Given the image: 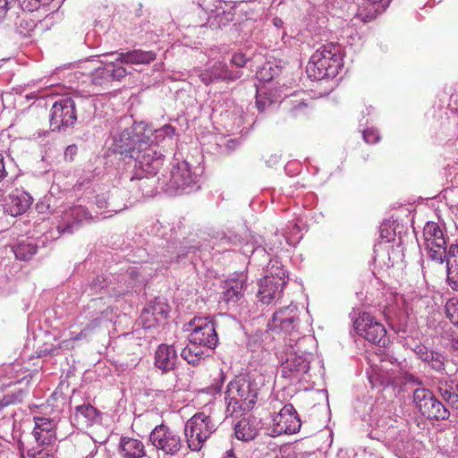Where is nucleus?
Returning <instances> with one entry per match:
<instances>
[{
	"instance_id": "nucleus-1",
	"label": "nucleus",
	"mask_w": 458,
	"mask_h": 458,
	"mask_svg": "<svg viewBox=\"0 0 458 458\" xmlns=\"http://www.w3.org/2000/svg\"><path fill=\"white\" fill-rule=\"evenodd\" d=\"M424 245L428 259L437 264L446 262L447 281L452 289L458 290V245L446 250V237L436 222H428L423 228Z\"/></svg>"
},
{
	"instance_id": "nucleus-2",
	"label": "nucleus",
	"mask_w": 458,
	"mask_h": 458,
	"mask_svg": "<svg viewBox=\"0 0 458 458\" xmlns=\"http://www.w3.org/2000/svg\"><path fill=\"white\" fill-rule=\"evenodd\" d=\"M260 382L252 377H240L231 381L225 392L226 416H238L251 410L259 395Z\"/></svg>"
},
{
	"instance_id": "nucleus-3",
	"label": "nucleus",
	"mask_w": 458,
	"mask_h": 458,
	"mask_svg": "<svg viewBox=\"0 0 458 458\" xmlns=\"http://www.w3.org/2000/svg\"><path fill=\"white\" fill-rule=\"evenodd\" d=\"M270 331L276 334L283 333L287 337L284 339L287 344H295L296 347H306L312 344L314 339L310 336H303L300 332L299 310L297 305L290 304L289 306L278 309L272 318L267 323Z\"/></svg>"
},
{
	"instance_id": "nucleus-4",
	"label": "nucleus",
	"mask_w": 458,
	"mask_h": 458,
	"mask_svg": "<svg viewBox=\"0 0 458 458\" xmlns=\"http://www.w3.org/2000/svg\"><path fill=\"white\" fill-rule=\"evenodd\" d=\"M305 347H296L295 344H285L280 352L281 366L278 369L280 377L293 385L305 379L310 370L312 353L304 350Z\"/></svg>"
},
{
	"instance_id": "nucleus-5",
	"label": "nucleus",
	"mask_w": 458,
	"mask_h": 458,
	"mask_svg": "<svg viewBox=\"0 0 458 458\" xmlns=\"http://www.w3.org/2000/svg\"><path fill=\"white\" fill-rule=\"evenodd\" d=\"M341 66L340 47L330 43L320 47L311 55L307 65V72L310 78L320 81L335 77Z\"/></svg>"
},
{
	"instance_id": "nucleus-6",
	"label": "nucleus",
	"mask_w": 458,
	"mask_h": 458,
	"mask_svg": "<svg viewBox=\"0 0 458 458\" xmlns=\"http://www.w3.org/2000/svg\"><path fill=\"white\" fill-rule=\"evenodd\" d=\"M158 182L164 191L171 194L189 193L196 185L197 176L191 172L188 162L181 161L173 165L167 174L158 177Z\"/></svg>"
},
{
	"instance_id": "nucleus-7",
	"label": "nucleus",
	"mask_w": 458,
	"mask_h": 458,
	"mask_svg": "<svg viewBox=\"0 0 458 458\" xmlns=\"http://www.w3.org/2000/svg\"><path fill=\"white\" fill-rule=\"evenodd\" d=\"M216 429V425L209 415L204 412L193 415L184 426V436L189 449L199 451Z\"/></svg>"
},
{
	"instance_id": "nucleus-8",
	"label": "nucleus",
	"mask_w": 458,
	"mask_h": 458,
	"mask_svg": "<svg viewBox=\"0 0 458 458\" xmlns=\"http://www.w3.org/2000/svg\"><path fill=\"white\" fill-rule=\"evenodd\" d=\"M142 133L144 134L142 123H134L122 131L115 132L112 136L110 149L125 157L131 158L144 145Z\"/></svg>"
},
{
	"instance_id": "nucleus-9",
	"label": "nucleus",
	"mask_w": 458,
	"mask_h": 458,
	"mask_svg": "<svg viewBox=\"0 0 458 458\" xmlns=\"http://www.w3.org/2000/svg\"><path fill=\"white\" fill-rule=\"evenodd\" d=\"M370 436L395 452H402L406 448L408 440L406 430L399 428L396 422L390 418L379 420Z\"/></svg>"
},
{
	"instance_id": "nucleus-10",
	"label": "nucleus",
	"mask_w": 458,
	"mask_h": 458,
	"mask_svg": "<svg viewBox=\"0 0 458 458\" xmlns=\"http://www.w3.org/2000/svg\"><path fill=\"white\" fill-rule=\"evenodd\" d=\"M134 160V175L131 181L140 179L146 175L154 176L164 164V155L157 150L156 148L144 144L137 153L131 157Z\"/></svg>"
},
{
	"instance_id": "nucleus-11",
	"label": "nucleus",
	"mask_w": 458,
	"mask_h": 458,
	"mask_svg": "<svg viewBox=\"0 0 458 458\" xmlns=\"http://www.w3.org/2000/svg\"><path fill=\"white\" fill-rule=\"evenodd\" d=\"M149 441L157 452L164 455L175 456L183 447L179 432L161 424L156 426L149 435Z\"/></svg>"
},
{
	"instance_id": "nucleus-12",
	"label": "nucleus",
	"mask_w": 458,
	"mask_h": 458,
	"mask_svg": "<svg viewBox=\"0 0 458 458\" xmlns=\"http://www.w3.org/2000/svg\"><path fill=\"white\" fill-rule=\"evenodd\" d=\"M353 327L357 335L374 344L385 347L388 343L384 325L369 313H360L353 320Z\"/></svg>"
},
{
	"instance_id": "nucleus-13",
	"label": "nucleus",
	"mask_w": 458,
	"mask_h": 458,
	"mask_svg": "<svg viewBox=\"0 0 458 458\" xmlns=\"http://www.w3.org/2000/svg\"><path fill=\"white\" fill-rule=\"evenodd\" d=\"M413 403L421 415L428 420H445L450 416L446 407L426 388L413 391Z\"/></svg>"
},
{
	"instance_id": "nucleus-14",
	"label": "nucleus",
	"mask_w": 458,
	"mask_h": 458,
	"mask_svg": "<svg viewBox=\"0 0 458 458\" xmlns=\"http://www.w3.org/2000/svg\"><path fill=\"white\" fill-rule=\"evenodd\" d=\"M76 121V104L72 98H64L54 103L50 114L52 131H65L73 126Z\"/></svg>"
},
{
	"instance_id": "nucleus-15",
	"label": "nucleus",
	"mask_w": 458,
	"mask_h": 458,
	"mask_svg": "<svg viewBox=\"0 0 458 458\" xmlns=\"http://www.w3.org/2000/svg\"><path fill=\"white\" fill-rule=\"evenodd\" d=\"M189 327H192L188 335L190 343L198 344L211 350L216 346L218 337L213 320L208 318H194L189 323Z\"/></svg>"
},
{
	"instance_id": "nucleus-16",
	"label": "nucleus",
	"mask_w": 458,
	"mask_h": 458,
	"mask_svg": "<svg viewBox=\"0 0 458 458\" xmlns=\"http://www.w3.org/2000/svg\"><path fill=\"white\" fill-rule=\"evenodd\" d=\"M301 419L291 403L285 404L273 418L270 435L277 437L283 434H294L301 428Z\"/></svg>"
},
{
	"instance_id": "nucleus-17",
	"label": "nucleus",
	"mask_w": 458,
	"mask_h": 458,
	"mask_svg": "<svg viewBox=\"0 0 458 458\" xmlns=\"http://www.w3.org/2000/svg\"><path fill=\"white\" fill-rule=\"evenodd\" d=\"M110 53L101 55L100 60L102 66L96 68L91 73V81L95 85H103L114 81H121L128 72L121 65L115 57H106Z\"/></svg>"
},
{
	"instance_id": "nucleus-18",
	"label": "nucleus",
	"mask_w": 458,
	"mask_h": 458,
	"mask_svg": "<svg viewBox=\"0 0 458 458\" xmlns=\"http://www.w3.org/2000/svg\"><path fill=\"white\" fill-rule=\"evenodd\" d=\"M246 288V274L242 272L231 275L222 284L221 301L228 307H235L243 298Z\"/></svg>"
},
{
	"instance_id": "nucleus-19",
	"label": "nucleus",
	"mask_w": 458,
	"mask_h": 458,
	"mask_svg": "<svg viewBox=\"0 0 458 458\" xmlns=\"http://www.w3.org/2000/svg\"><path fill=\"white\" fill-rule=\"evenodd\" d=\"M122 192L114 190L112 192L101 193L96 196V206L100 210V215H104L103 218L111 217L126 208L124 199L121 198Z\"/></svg>"
},
{
	"instance_id": "nucleus-20",
	"label": "nucleus",
	"mask_w": 458,
	"mask_h": 458,
	"mask_svg": "<svg viewBox=\"0 0 458 458\" xmlns=\"http://www.w3.org/2000/svg\"><path fill=\"white\" fill-rule=\"evenodd\" d=\"M94 217L83 206H74L65 210L62 216L64 225H58L60 233H72L76 225L93 220Z\"/></svg>"
},
{
	"instance_id": "nucleus-21",
	"label": "nucleus",
	"mask_w": 458,
	"mask_h": 458,
	"mask_svg": "<svg viewBox=\"0 0 458 458\" xmlns=\"http://www.w3.org/2000/svg\"><path fill=\"white\" fill-rule=\"evenodd\" d=\"M242 76L240 71H231L223 62L215 63L210 68L199 74L200 81L208 85L219 81H233Z\"/></svg>"
},
{
	"instance_id": "nucleus-22",
	"label": "nucleus",
	"mask_w": 458,
	"mask_h": 458,
	"mask_svg": "<svg viewBox=\"0 0 458 458\" xmlns=\"http://www.w3.org/2000/svg\"><path fill=\"white\" fill-rule=\"evenodd\" d=\"M35 427L32 435L38 445H48L55 440L56 423L45 417H34Z\"/></svg>"
},
{
	"instance_id": "nucleus-23",
	"label": "nucleus",
	"mask_w": 458,
	"mask_h": 458,
	"mask_svg": "<svg viewBox=\"0 0 458 458\" xmlns=\"http://www.w3.org/2000/svg\"><path fill=\"white\" fill-rule=\"evenodd\" d=\"M168 313V305L164 301L156 299L142 310L140 318L144 328H151L165 319Z\"/></svg>"
},
{
	"instance_id": "nucleus-24",
	"label": "nucleus",
	"mask_w": 458,
	"mask_h": 458,
	"mask_svg": "<svg viewBox=\"0 0 458 458\" xmlns=\"http://www.w3.org/2000/svg\"><path fill=\"white\" fill-rule=\"evenodd\" d=\"M32 200L28 192L15 190L4 200V212L12 216L22 215L30 208Z\"/></svg>"
},
{
	"instance_id": "nucleus-25",
	"label": "nucleus",
	"mask_w": 458,
	"mask_h": 458,
	"mask_svg": "<svg viewBox=\"0 0 458 458\" xmlns=\"http://www.w3.org/2000/svg\"><path fill=\"white\" fill-rule=\"evenodd\" d=\"M144 134L142 133V139L144 144L151 147H156L162 143L172 141L174 136L175 129L170 124H165L159 129H154L153 127L142 123Z\"/></svg>"
},
{
	"instance_id": "nucleus-26",
	"label": "nucleus",
	"mask_w": 458,
	"mask_h": 458,
	"mask_svg": "<svg viewBox=\"0 0 458 458\" xmlns=\"http://www.w3.org/2000/svg\"><path fill=\"white\" fill-rule=\"evenodd\" d=\"M106 57H115L121 65L126 64H148L157 58V54L153 51H145L142 49H134L127 52H111Z\"/></svg>"
},
{
	"instance_id": "nucleus-27",
	"label": "nucleus",
	"mask_w": 458,
	"mask_h": 458,
	"mask_svg": "<svg viewBox=\"0 0 458 458\" xmlns=\"http://www.w3.org/2000/svg\"><path fill=\"white\" fill-rule=\"evenodd\" d=\"M177 360V352L174 346L162 344L156 350L154 365L163 373H165L175 368Z\"/></svg>"
},
{
	"instance_id": "nucleus-28",
	"label": "nucleus",
	"mask_w": 458,
	"mask_h": 458,
	"mask_svg": "<svg viewBox=\"0 0 458 458\" xmlns=\"http://www.w3.org/2000/svg\"><path fill=\"white\" fill-rule=\"evenodd\" d=\"M284 285L281 282L261 278L259 282L258 292L259 301L264 304H270L273 301L280 299Z\"/></svg>"
},
{
	"instance_id": "nucleus-29",
	"label": "nucleus",
	"mask_w": 458,
	"mask_h": 458,
	"mask_svg": "<svg viewBox=\"0 0 458 458\" xmlns=\"http://www.w3.org/2000/svg\"><path fill=\"white\" fill-rule=\"evenodd\" d=\"M389 3L390 0H360L357 16L364 22L369 21L385 11Z\"/></svg>"
},
{
	"instance_id": "nucleus-30",
	"label": "nucleus",
	"mask_w": 458,
	"mask_h": 458,
	"mask_svg": "<svg viewBox=\"0 0 458 458\" xmlns=\"http://www.w3.org/2000/svg\"><path fill=\"white\" fill-rule=\"evenodd\" d=\"M99 411L91 404H82L75 408L74 421L78 426L88 428L99 420Z\"/></svg>"
},
{
	"instance_id": "nucleus-31",
	"label": "nucleus",
	"mask_w": 458,
	"mask_h": 458,
	"mask_svg": "<svg viewBox=\"0 0 458 458\" xmlns=\"http://www.w3.org/2000/svg\"><path fill=\"white\" fill-rule=\"evenodd\" d=\"M211 349L198 344L190 343L181 352V357L189 364L198 365L200 360L209 355Z\"/></svg>"
},
{
	"instance_id": "nucleus-32",
	"label": "nucleus",
	"mask_w": 458,
	"mask_h": 458,
	"mask_svg": "<svg viewBox=\"0 0 458 458\" xmlns=\"http://www.w3.org/2000/svg\"><path fill=\"white\" fill-rule=\"evenodd\" d=\"M437 391L445 403L458 410V383L442 379L438 382Z\"/></svg>"
},
{
	"instance_id": "nucleus-33",
	"label": "nucleus",
	"mask_w": 458,
	"mask_h": 458,
	"mask_svg": "<svg viewBox=\"0 0 458 458\" xmlns=\"http://www.w3.org/2000/svg\"><path fill=\"white\" fill-rule=\"evenodd\" d=\"M12 250L16 259L29 260L37 253L38 247L31 241L22 240L15 243Z\"/></svg>"
},
{
	"instance_id": "nucleus-34",
	"label": "nucleus",
	"mask_w": 458,
	"mask_h": 458,
	"mask_svg": "<svg viewBox=\"0 0 458 458\" xmlns=\"http://www.w3.org/2000/svg\"><path fill=\"white\" fill-rule=\"evenodd\" d=\"M272 279V281L281 282L285 284L287 282L286 270L278 260H270L266 269L264 279Z\"/></svg>"
},
{
	"instance_id": "nucleus-35",
	"label": "nucleus",
	"mask_w": 458,
	"mask_h": 458,
	"mask_svg": "<svg viewBox=\"0 0 458 458\" xmlns=\"http://www.w3.org/2000/svg\"><path fill=\"white\" fill-rule=\"evenodd\" d=\"M234 8L231 7L228 11H217L208 19L210 27L223 29L229 25L234 19Z\"/></svg>"
},
{
	"instance_id": "nucleus-36",
	"label": "nucleus",
	"mask_w": 458,
	"mask_h": 458,
	"mask_svg": "<svg viewBox=\"0 0 458 458\" xmlns=\"http://www.w3.org/2000/svg\"><path fill=\"white\" fill-rule=\"evenodd\" d=\"M255 28V21L253 20L245 19L233 23L231 30L233 34H237V37H241L242 40H248L252 36Z\"/></svg>"
},
{
	"instance_id": "nucleus-37",
	"label": "nucleus",
	"mask_w": 458,
	"mask_h": 458,
	"mask_svg": "<svg viewBox=\"0 0 458 458\" xmlns=\"http://www.w3.org/2000/svg\"><path fill=\"white\" fill-rule=\"evenodd\" d=\"M257 435V430L252 428L249 421L243 420L235 426V437L242 441H250Z\"/></svg>"
},
{
	"instance_id": "nucleus-38",
	"label": "nucleus",
	"mask_w": 458,
	"mask_h": 458,
	"mask_svg": "<svg viewBox=\"0 0 458 458\" xmlns=\"http://www.w3.org/2000/svg\"><path fill=\"white\" fill-rule=\"evenodd\" d=\"M285 240L288 244L292 245V240L289 236H286L284 233L280 234L277 232H276L271 239L268 240V242L266 243L267 247L270 250H278L279 249L283 248V241Z\"/></svg>"
},
{
	"instance_id": "nucleus-39",
	"label": "nucleus",
	"mask_w": 458,
	"mask_h": 458,
	"mask_svg": "<svg viewBox=\"0 0 458 458\" xmlns=\"http://www.w3.org/2000/svg\"><path fill=\"white\" fill-rule=\"evenodd\" d=\"M414 352L422 361L427 362L428 365L431 364L432 360L435 359L437 352H434L432 350H428L424 345H416L413 349Z\"/></svg>"
},
{
	"instance_id": "nucleus-40",
	"label": "nucleus",
	"mask_w": 458,
	"mask_h": 458,
	"mask_svg": "<svg viewBox=\"0 0 458 458\" xmlns=\"http://www.w3.org/2000/svg\"><path fill=\"white\" fill-rule=\"evenodd\" d=\"M445 313L451 322L458 326V300L453 298L446 302Z\"/></svg>"
},
{
	"instance_id": "nucleus-41",
	"label": "nucleus",
	"mask_w": 458,
	"mask_h": 458,
	"mask_svg": "<svg viewBox=\"0 0 458 458\" xmlns=\"http://www.w3.org/2000/svg\"><path fill=\"white\" fill-rule=\"evenodd\" d=\"M273 105V100L267 97V93L257 92L256 106L259 112H264Z\"/></svg>"
},
{
	"instance_id": "nucleus-42",
	"label": "nucleus",
	"mask_w": 458,
	"mask_h": 458,
	"mask_svg": "<svg viewBox=\"0 0 458 458\" xmlns=\"http://www.w3.org/2000/svg\"><path fill=\"white\" fill-rule=\"evenodd\" d=\"M287 230L289 232H286L284 234L291 238L292 242H293L292 245H293L301 237V236H299V234L301 233V228H300V226L297 224L291 223L290 225H287Z\"/></svg>"
},
{
	"instance_id": "nucleus-43",
	"label": "nucleus",
	"mask_w": 458,
	"mask_h": 458,
	"mask_svg": "<svg viewBox=\"0 0 458 458\" xmlns=\"http://www.w3.org/2000/svg\"><path fill=\"white\" fill-rule=\"evenodd\" d=\"M362 136L364 140L369 144H375L378 142L380 140V135L378 131L375 129L364 130L362 132Z\"/></svg>"
},
{
	"instance_id": "nucleus-44",
	"label": "nucleus",
	"mask_w": 458,
	"mask_h": 458,
	"mask_svg": "<svg viewBox=\"0 0 458 458\" xmlns=\"http://www.w3.org/2000/svg\"><path fill=\"white\" fill-rule=\"evenodd\" d=\"M16 3L18 4V0H0V22L4 20L8 10Z\"/></svg>"
},
{
	"instance_id": "nucleus-45",
	"label": "nucleus",
	"mask_w": 458,
	"mask_h": 458,
	"mask_svg": "<svg viewBox=\"0 0 458 458\" xmlns=\"http://www.w3.org/2000/svg\"><path fill=\"white\" fill-rule=\"evenodd\" d=\"M445 356L437 352L429 366L437 371H442L445 369Z\"/></svg>"
},
{
	"instance_id": "nucleus-46",
	"label": "nucleus",
	"mask_w": 458,
	"mask_h": 458,
	"mask_svg": "<svg viewBox=\"0 0 458 458\" xmlns=\"http://www.w3.org/2000/svg\"><path fill=\"white\" fill-rule=\"evenodd\" d=\"M231 62L238 68L243 67L247 63V58L242 53H235L233 55Z\"/></svg>"
},
{
	"instance_id": "nucleus-47",
	"label": "nucleus",
	"mask_w": 458,
	"mask_h": 458,
	"mask_svg": "<svg viewBox=\"0 0 458 458\" xmlns=\"http://www.w3.org/2000/svg\"><path fill=\"white\" fill-rule=\"evenodd\" d=\"M387 224H382L380 226V236L386 239V242H390L394 239V233L387 228Z\"/></svg>"
},
{
	"instance_id": "nucleus-48",
	"label": "nucleus",
	"mask_w": 458,
	"mask_h": 458,
	"mask_svg": "<svg viewBox=\"0 0 458 458\" xmlns=\"http://www.w3.org/2000/svg\"><path fill=\"white\" fill-rule=\"evenodd\" d=\"M27 456L29 458H54L53 455L42 451V450H39V451H34V450H29L27 452Z\"/></svg>"
},
{
	"instance_id": "nucleus-49",
	"label": "nucleus",
	"mask_w": 458,
	"mask_h": 458,
	"mask_svg": "<svg viewBox=\"0 0 458 458\" xmlns=\"http://www.w3.org/2000/svg\"><path fill=\"white\" fill-rule=\"evenodd\" d=\"M148 178L146 175H144L141 180L138 179L140 181V190L142 191V195L144 196H151L153 194V191L147 188V182L148 181L144 178Z\"/></svg>"
},
{
	"instance_id": "nucleus-50",
	"label": "nucleus",
	"mask_w": 458,
	"mask_h": 458,
	"mask_svg": "<svg viewBox=\"0 0 458 458\" xmlns=\"http://www.w3.org/2000/svg\"><path fill=\"white\" fill-rule=\"evenodd\" d=\"M403 379H404L405 383H410L412 385L420 384L418 378L411 374L405 373L403 376Z\"/></svg>"
},
{
	"instance_id": "nucleus-51",
	"label": "nucleus",
	"mask_w": 458,
	"mask_h": 458,
	"mask_svg": "<svg viewBox=\"0 0 458 458\" xmlns=\"http://www.w3.org/2000/svg\"><path fill=\"white\" fill-rule=\"evenodd\" d=\"M6 175L7 172L4 164V157L2 154H0V182H2Z\"/></svg>"
},
{
	"instance_id": "nucleus-52",
	"label": "nucleus",
	"mask_w": 458,
	"mask_h": 458,
	"mask_svg": "<svg viewBox=\"0 0 458 458\" xmlns=\"http://www.w3.org/2000/svg\"><path fill=\"white\" fill-rule=\"evenodd\" d=\"M305 106H306V104L304 103V101L300 100V101H298V104L293 107L292 111L294 114H296L299 109H301V107H305Z\"/></svg>"
},
{
	"instance_id": "nucleus-53",
	"label": "nucleus",
	"mask_w": 458,
	"mask_h": 458,
	"mask_svg": "<svg viewBox=\"0 0 458 458\" xmlns=\"http://www.w3.org/2000/svg\"><path fill=\"white\" fill-rule=\"evenodd\" d=\"M266 71V67H263L261 69V71L258 73V76L261 79V80H264V81H270L272 79V76H268L267 77L264 73V72Z\"/></svg>"
},
{
	"instance_id": "nucleus-54",
	"label": "nucleus",
	"mask_w": 458,
	"mask_h": 458,
	"mask_svg": "<svg viewBox=\"0 0 458 458\" xmlns=\"http://www.w3.org/2000/svg\"><path fill=\"white\" fill-rule=\"evenodd\" d=\"M223 458H236L232 450L227 451Z\"/></svg>"
},
{
	"instance_id": "nucleus-55",
	"label": "nucleus",
	"mask_w": 458,
	"mask_h": 458,
	"mask_svg": "<svg viewBox=\"0 0 458 458\" xmlns=\"http://www.w3.org/2000/svg\"><path fill=\"white\" fill-rule=\"evenodd\" d=\"M452 344L454 348L458 350V336L453 338Z\"/></svg>"
},
{
	"instance_id": "nucleus-56",
	"label": "nucleus",
	"mask_w": 458,
	"mask_h": 458,
	"mask_svg": "<svg viewBox=\"0 0 458 458\" xmlns=\"http://www.w3.org/2000/svg\"><path fill=\"white\" fill-rule=\"evenodd\" d=\"M282 23V21L280 19H274V24L276 26H279Z\"/></svg>"
},
{
	"instance_id": "nucleus-57",
	"label": "nucleus",
	"mask_w": 458,
	"mask_h": 458,
	"mask_svg": "<svg viewBox=\"0 0 458 458\" xmlns=\"http://www.w3.org/2000/svg\"><path fill=\"white\" fill-rule=\"evenodd\" d=\"M266 250L265 249H259V248H257L253 253H258V252H265Z\"/></svg>"
},
{
	"instance_id": "nucleus-58",
	"label": "nucleus",
	"mask_w": 458,
	"mask_h": 458,
	"mask_svg": "<svg viewBox=\"0 0 458 458\" xmlns=\"http://www.w3.org/2000/svg\"><path fill=\"white\" fill-rule=\"evenodd\" d=\"M174 386H175V387H177L179 390H181V389H182V388H184V387H187V386H188V385H182V386H179L178 384H176Z\"/></svg>"
},
{
	"instance_id": "nucleus-59",
	"label": "nucleus",
	"mask_w": 458,
	"mask_h": 458,
	"mask_svg": "<svg viewBox=\"0 0 458 458\" xmlns=\"http://www.w3.org/2000/svg\"><path fill=\"white\" fill-rule=\"evenodd\" d=\"M93 287H94V288H98V287H99L100 289H102V288H103V286H99V285H98V282H94V283H93Z\"/></svg>"
},
{
	"instance_id": "nucleus-60",
	"label": "nucleus",
	"mask_w": 458,
	"mask_h": 458,
	"mask_svg": "<svg viewBox=\"0 0 458 458\" xmlns=\"http://www.w3.org/2000/svg\"><path fill=\"white\" fill-rule=\"evenodd\" d=\"M275 458H288V457L281 454V455H276Z\"/></svg>"
},
{
	"instance_id": "nucleus-61",
	"label": "nucleus",
	"mask_w": 458,
	"mask_h": 458,
	"mask_svg": "<svg viewBox=\"0 0 458 458\" xmlns=\"http://www.w3.org/2000/svg\"><path fill=\"white\" fill-rule=\"evenodd\" d=\"M391 384L394 385V386H397L398 385V383L395 381V379L393 380Z\"/></svg>"
},
{
	"instance_id": "nucleus-62",
	"label": "nucleus",
	"mask_w": 458,
	"mask_h": 458,
	"mask_svg": "<svg viewBox=\"0 0 458 458\" xmlns=\"http://www.w3.org/2000/svg\"><path fill=\"white\" fill-rule=\"evenodd\" d=\"M13 401H10V400H8V401H6V402H5L4 405H7V404H9L10 403H13Z\"/></svg>"
},
{
	"instance_id": "nucleus-63",
	"label": "nucleus",
	"mask_w": 458,
	"mask_h": 458,
	"mask_svg": "<svg viewBox=\"0 0 458 458\" xmlns=\"http://www.w3.org/2000/svg\"><path fill=\"white\" fill-rule=\"evenodd\" d=\"M148 318L153 319V316L149 315Z\"/></svg>"
},
{
	"instance_id": "nucleus-64",
	"label": "nucleus",
	"mask_w": 458,
	"mask_h": 458,
	"mask_svg": "<svg viewBox=\"0 0 458 458\" xmlns=\"http://www.w3.org/2000/svg\"><path fill=\"white\" fill-rule=\"evenodd\" d=\"M221 389V385L217 386V390L219 391Z\"/></svg>"
}]
</instances>
